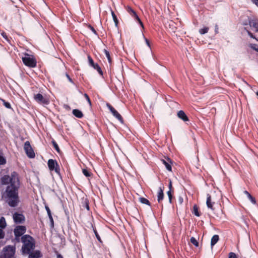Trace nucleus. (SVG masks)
Returning <instances> with one entry per match:
<instances>
[{
  "label": "nucleus",
  "instance_id": "1",
  "mask_svg": "<svg viewBox=\"0 0 258 258\" xmlns=\"http://www.w3.org/2000/svg\"><path fill=\"white\" fill-rule=\"evenodd\" d=\"M19 187L8 186L6 192L8 198V203L10 206L15 207L19 202L18 197V189Z\"/></svg>",
  "mask_w": 258,
  "mask_h": 258
},
{
  "label": "nucleus",
  "instance_id": "2",
  "mask_svg": "<svg viewBox=\"0 0 258 258\" xmlns=\"http://www.w3.org/2000/svg\"><path fill=\"white\" fill-rule=\"evenodd\" d=\"M21 241L23 243L22 251L23 254L29 253L35 247V239L29 235L22 236Z\"/></svg>",
  "mask_w": 258,
  "mask_h": 258
},
{
  "label": "nucleus",
  "instance_id": "3",
  "mask_svg": "<svg viewBox=\"0 0 258 258\" xmlns=\"http://www.w3.org/2000/svg\"><path fill=\"white\" fill-rule=\"evenodd\" d=\"M23 63L30 68H35L37 66V60L35 57L28 53H24V56L22 57Z\"/></svg>",
  "mask_w": 258,
  "mask_h": 258
},
{
  "label": "nucleus",
  "instance_id": "4",
  "mask_svg": "<svg viewBox=\"0 0 258 258\" xmlns=\"http://www.w3.org/2000/svg\"><path fill=\"white\" fill-rule=\"evenodd\" d=\"M3 258H15L16 247L15 246L8 245L3 249Z\"/></svg>",
  "mask_w": 258,
  "mask_h": 258
},
{
  "label": "nucleus",
  "instance_id": "5",
  "mask_svg": "<svg viewBox=\"0 0 258 258\" xmlns=\"http://www.w3.org/2000/svg\"><path fill=\"white\" fill-rule=\"evenodd\" d=\"M34 100L39 104L48 105L50 103L49 99L46 95L43 96L40 93L34 95Z\"/></svg>",
  "mask_w": 258,
  "mask_h": 258
},
{
  "label": "nucleus",
  "instance_id": "6",
  "mask_svg": "<svg viewBox=\"0 0 258 258\" xmlns=\"http://www.w3.org/2000/svg\"><path fill=\"white\" fill-rule=\"evenodd\" d=\"M47 165L50 171H54L57 174L60 175L59 166L55 160L52 159H49Z\"/></svg>",
  "mask_w": 258,
  "mask_h": 258
},
{
  "label": "nucleus",
  "instance_id": "7",
  "mask_svg": "<svg viewBox=\"0 0 258 258\" xmlns=\"http://www.w3.org/2000/svg\"><path fill=\"white\" fill-rule=\"evenodd\" d=\"M24 149L27 156L30 158H33L35 157V153L29 141H26L24 144Z\"/></svg>",
  "mask_w": 258,
  "mask_h": 258
},
{
  "label": "nucleus",
  "instance_id": "8",
  "mask_svg": "<svg viewBox=\"0 0 258 258\" xmlns=\"http://www.w3.org/2000/svg\"><path fill=\"white\" fill-rule=\"evenodd\" d=\"M9 182L10 183L9 186H20L18 174L16 172H13L11 173V177H10Z\"/></svg>",
  "mask_w": 258,
  "mask_h": 258
},
{
  "label": "nucleus",
  "instance_id": "9",
  "mask_svg": "<svg viewBox=\"0 0 258 258\" xmlns=\"http://www.w3.org/2000/svg\"><path fill=\"white\" fill-rule=\"evenodd\" d=\"M125 9L126 11L130 14V15L139 22V24L142 26V27L144 28L143 23L141 21L140 18L138 17L136 12L131 7L128 6L126 7Z\"/></svg>",
  "mask_w": 258,
  "mask_h": 258
},
{
  "label": "nucleus",
  "instance_id": "10",
  "mask_svg": "<svg viewBox=\"0 0 258 258\" xmlns=\"http://www.w3.org/2000/svg\"><path fill=\"white\" fill-rule=\"evenodd\" d=\"M107 107L112 113V115L117 119L120 122L123 123V119L121 115L115 109V108L109 103H107Z\"/></svg>",
  "mask_w": 258,
  "mask_h": 258
},
{
  "label": "nucleus",
  "instance_id": "11",
  "mask_svg": "<svg viewBox=\"0 0 258 258\" xmlns=\"http://www.w3.org/2000/svg\"><path fill=\"white\" fill-rule=\"evenodd\" d=\"M26 231V228L25 226H17L14 230L15 237H20L24 234Z\"/></svg>",
  "mask_w": 258,
  "mask_h": 258
},
{
  "label": "nucleus",
  "instance_id": "12",
  "mask_svg": "<svg viewBox=\"0 0 258 258\" xmlns=\"http://www.w3.org/2000/svg\"><path fill=\"white\" fill-rule=\"evenodd\" d=\"M88 59L89 65L93 67L94 69L96 70V71L101 76H103V73L101 68L97 63H94L93 59L92 58L90 55H88Z\"/></svg>",
  "mask_w": 258,
  "mask_h": 258
},
{
  "label": "nucleus",
  "instance_id": "13",
  "mask_svg": "<svg viewBox=\"0 0 258 258\" xmlns=\"http://www.w3.org/2000/svg\"><path fill=\"white\" fill-rule=\"evenodd\" d=\"M13 219L16 223H22L25 221V216L22 214L18 213H15L13 215Z\"/></svg>",
  "mask_w": 258,
  "mask_h": 258
},
{
  "label": "nucleus",
  "instance_id": "14",
  "mask_svg": "<svg viewBox=\"0 0 258 258\" xmlns=\"http://www.w3.org/2000/svg\"><path fill=\"white\" fill-rule=\"evenodd\" d=\"M164 187L163 185L159 187L157 194V201L158 203L161 204L164 197Z\"/></svg>",
  "mask_w": 258,
  "mask_h": 258
},
{
  "label": "nucleus",
  "instance_id": "15",
  "mask_svg": "<svg viewBox=\"0 0 258 258\" xmlns=\"http://www.w3.org/2000/svg\"><path fill=\"white\" fill-rule=\"evenodd\" d=\"M248 24L255 29L256 32H258V19L248 18Z\"/></svg>",
  "mask_w": 258,
  "mask_h": 258
},
{
  "label": "nucleus",
  "instance_id": "16",
  "mask_svg": "<svg viewBox=\"0 0 258 258\" xmlns=\"http://www.w3.org/2000/svg\"><path fill=\"white\" fill-rule=\"evenodd\" d=\"M214 204L215 202L212 201L211 195L210 194H207L206 204L208 208L214 211L215 209L213 207Z\"/></svg>",
  "mask_w": 258,
  "mask_h": 258
},
{
  "label": "nucleus",
  "instance_id": "17",
  "mask_svg": "<svg viewBox=\"0 0 258 258\" xmlns=\"http://www.w3.org/2000/svg\"><path fill=\"white\" fill-rule=\"evenodd\" d=\"M161 161L162 162L163 164L165 166L166 169L171 171L172 170V167L171 165V161L170 158H167L165 159H162Z\"/></svg>",
  "mask_w": 258,
  "mask_h": 258
},
{
  "label": "nucleus",
  "instance_id": "18",
  "mask_svg": "<svg viewBox=\"0 0 258 258\" xmlns=\"http://www.w3.org/2000/svg\"><path fill=\"white\" fill-rule=\"evenodd\" d=\"M177 116L184 122L189 121L188 117L183 110H180L177 112Z\"/></svg>",
  "mask_w": 258,
  "mask_h": 258
},
{
  "label": "nucleus",
  "instance_id": "19",
  "mask_svg": "<svg viewBox=\"0 0 258 258\" xmlns=\"http://www.w3.org/2000/svg\"><path fill=\"white\" fill-rule=\"evenodd\" d=\"M28 254H29V258H40L42 256V254L39 250L31 251Z\"/></svg>",
  "mask_w": 258,
  "mask_h": 258
},
{
  "label": "nucleus",
  "instance_id": "20",
  "mask_svg": "<svg viewBox=\"0 0 258 258\" xmlns=\"http://www.w3.org/2000/svg\"><path fill=\"white\" fill-rule=\"evenodd\" d=\"M73 114L74 115L79 118H81L83 116L82 112L81 110L77 109H74L73 110Z\"/></svg>",
  "mask_w": 258,
  "mask_h": 258
},
{
  "label": "nucleus",
  "instance_id": "21",
  "mask_svg": "<svg viewBox=\"0 0 258 258\" xmlns=\"http://www.w3.org/2000/svg\"><path fill=\"white\" fill-rule=\"evenodd\" d=\"M219 239V235H214L213 236V237L211 238V246H214L216 243L218 241Z\"/></svg>",
  "mask_w": 258,
  "mask_h": 258
},
{
  "label": "nucleus",
  "instance_id": "22",
  "mask_svg": "<svg viewBox=\"0 0 258 258\" xmlns=\"http://www.w3.org/2000/svg\"><path fill=\"white\" fill-rule=\"evenodd\" d=\"M192 214L197 217H200L201 216V213L199 211V207L196 205H195L193 206Z\"/></svg>",
  "mask_w": 258,
  "mask_h": 258
},
{
  "label": "nucleus",
  "instance_id": "23",
  "mask_svg": "<svg viewBox=\"0 0 258 258\" xmlns=\"http://www.w3.org/2000/svg\"><path fill=\"white\" fill-rule=\"evenodd\" d=\"M245 195L247 196L248 198L250 200L252 203L255 204L256 203L255 199L247 191L245 190L244 191Z\"/></svg>",
  "mask_w": 258,
  "mask_h": 258
},
{
  "label": "nucleus",
  "instance_id": "24",
  "mask_svg": "<svg viewBox=\"0 0 258 258\" xmlns=\"http://www.w3.org/2000/svg\"><path fill=\"white\" fill-rule=\"evenodd\" d=\"M139 200L141 203H142L143 204L147 205L148 206H151V203H150V201L144 197H140L139 199Z\"/></svg>",
  "mask_w": 258,
  "mask_h": 258
},
{
  "label": "nucleus",
  "instance_id": "25",
  "mask_svg": "<svg viewBox=\"0 0 258 258\" xmlns=\"http://www.w3.org/2000/svg\"><path fill=\"white\" fill-rule=\"evenodd\" d=\"M7 224L5 218L4 217H2L0 218V229L5 228L6 227Z\"/></svg>",
  "mask_w": 258,
  "mask_h": 258
},
{
  "label": "nucleus",
  "instance_id": "26",
  "mask_svg": "<svg viewBox=\"0 0 258 258\" xmlns=\"http://www.w3.org/2000/svg\"><path fill=\"white\" fill-rule=\"evenodd\" d=\"M111 15H112L113 20L114 22L115 26L117 27L118 24V20L117 19V18L116 15L115 14L114 12L112 10H111Z\"/></svg>",
  "mask_w": 258,
  "mask_h": 258
},
{
  "label": "nucleus",
  "instance_id": "27",
  "mask_svg": "<svg viewBox=\"0 0 258 258\" xmlns=\"http://www.w3.org/2000/svg\"><path fill=\"white\" fill-rule=\"evenodd\" d=\"M173 192H174L173 190H168L167 192V196H168V199H169V202L170 204H172V198H173Z\"/></svg>",
  "mask_w": 258,
  "mask_h": 258
},
{
  "label": "nucleus",
  "instance_id": "28",
  "mask_svg": "<svg viewBox=\"0 0 258 258\" xmlns=\"http://www.w3.org/2000/svg\"><path fill=\"white\" fill-rule=\"evenodd\" d=\"M103 51H104V52L106 57L107 58L108 62L110 64H111L112 60H111V56H110L109 52L108 50H107L106 49H104Z\"/></svg>",
  "mask_w": 258,
  "mask_h": 258
},
{
  "label": "nucleus",
  "instance_id": "29",
  "mask_svg": "<svg viewBox=\"0 0 258 258\" xmlns=\"http://www.w3.org/2000/svg\"><path fill=\"white\" fill-rule=\"evenodd\" d=\"M82 172L83 174L87 177H90L92 175L90 170L87 169H83Z\"/></svg>",
  "mask_w": 258,
  "mask_h": 258
},
{
  "label": "nucleus",
  "instance_id": "30",
  "mask_svg": "<svg viewBox=\"0 0 258 258\" xmlns=\"http://www.w3.org/2000/svg\"><path fill=\"white\" fill-rule=\"evenodd\" d=\"M10 176L5 175L2 178V182L3 184H8L9 183Z\"/></svg>",
  "mask_w": 258,
  "mask_h": 258
},
{
  "label": "nucleus",
  "instance_id": "31",
  "mask_svg": "<svg viewBox=\"0 0 258 258\" xmlns=\"http://www.w3.org/2000/svg\"><path fill=\"white\" fill-rule=\"evenodd\" d=\"M45 209H46V210L47 211V214L48 215L49 219L52 222V223H53V218L52 217L50 209L49 208V207L48 206H45Z\"/></svg>",
  "mask_w": 258,
  "mask_h": 258
},
{
  "label": "nucleus",
  "instance_id": "32",
  "mask_svg": "<svg viewBox=\"0 0 258 258\" xmlns=\"http://www.w3.org/2000/svg\"><path fill=\"white\" fill-rule=\"evenodd\" d=\"M209 29L208 27H205L202 29H200L199 33L202 35L205 34L208 32Z\"/></svg>",
  "mask_w": 258,
  "mask_h": 258
},
{
  "label": "nucleus",
  "instance_id": "33",
  "mask_svg": "<svg viewBox=\"0 0 258 258\" xmlns=\"http://www.w3.org/2000/svg\"><path fill=\"white\" fill-rule=\"evenodd\" d=\"M6 163V160L3 156L2 153L0 152V165H4Z\"/></svg>",
  "mask_w": 258,
  "mask_h": 258
},
{
  "label": "nucleus",
  "instance_id": "34",
  "mask_svg": "<svg viewBox=\"0 0 258 258\" xmlns=\"http://www.w3.org/2000/svg\"><path fill=\"white\" fill-rule=\"evenodd\" d=\"M190 240L191 243L194 245H195L196 247L199 246V242L195 237H191Z\"/></svg>",
  "mask_w": 258,
  "mask_h": 258
},
{
  "label": "nucleus",
  "instance_id": "35",
  "mask_svg": "<svg viewBox=\"0 0 258 258\" xmlns=\"http://www.w3.org/2000/svg\"><path fill=\"white\" fill-rule=\"evenodd\" d=\"M93 231H94V234H95V236H96V238L98 239V240L100 242H102V240H101V238H100V236H99V234L98 233V232H97V230H96V228H94V227H93Z\"/></svg>",
  "mask_w": 258,
  "mask_h": 258
},
{
  "label": "nucleus",
  "instance_id": "36",
  "mask_svg": "<svg viewBox=\"0 0 258 258\" xmlns=\"http://www.w3.org/2000/svg\"><path fill=\"white\" fill-rule=\"evenodd\" d=\"M1 100L3 102L4 105L7 108H11V105L10 103L6 102L4 99H1Z\"/></svg>",
  "mask_w": 258,
  "mask_h": 258
},
{
  "label": "nucleus",
  "instance_id": "37",
  "mask_svg": "<svg viewBox=\"0 0 258 258\" xmlns=\"http://www.w3.org/2000/svg\"><path fill=\"white\" fill-rule=\"evenodd\" d=\"M52 143L54 148L56 150V151L57 152L59 153L60 152V149H59V147H58L57 144L56 143V142L55 141L53 140L52 142Z\"/></svg>",
  "mask_w": 258,
  "mask_h": 258
},
{
  "label": "nucleus",
  "instance_id": "38",
  "mask_svg": "<svg viewBox=\"0 0 258 258\" xmlns=\"http://www.w3.org/2000/svg\"><path fill=\"white\" fill-rule=\"evenodd\" d=\"M84 96L85 98H86V99L87 100V102H88L89 105L91 106L92 105V103H91V101L89 96L86 93H85L84 94Z\"/></svg>",
  "mask_w": 258,
  "mask_h": 258
},
{
  "label": "nucleus",
  "instance_id": "39",
  "mask_svg": "<svg viewBox=\"0 0 258 258\" xmlns=\"http://www.w3.org/2000/svg\"><path fill=\"white\" fill-rule=\"evenodd\" d=\"M84 206H83L85 208H86L87 210H90V208H89V202L87 200H85V201H84Z\"/></svg>",
  "mask_w": 258,
  "mask_h": 258
},
{
  "label": "nucleus",
  "instance_id": "40",
  "mask_svg": "<svg viewBox=\"0 0 258 258\" xmlns=\"http://www.w3.org/2000/svg\"><path fill=\"white\" fill-rule=\"evenodd\" d=\"M244 29L246 31L248 36L250 37H251V38H252L253 39H256L255 36L253 35V34L250 31H249V30H247L246 28H245Z\"/></svg>",
  "mask_w": 258,
  "mask_h": 258
},
{
  "label": "nucleus",
  "instance_id": "41",
  "mask_svg": "<svg viewBox=\"0 0 258 258\" xmlns=\"http://www.w3.org/2000/svg\"><path fill=\"white\" fill-rule=\"evenodd\" d=\"M228 258H238V257L235 253L230 252L229 253Z\"/></svg>",
  "mask_w": 258,
  "mask_h": 258
},
{
  "label": "nucleus",
  "instance_id": "42",
  "mask_svg": "<svg viewBox=\"0 0 258 258\" xmlns=\"http://www.w3.org/2000/svg\"><path fill=\"white\" fill-rule=\"evenodd\" d=\"M88 28L89 29H90L92 31V32L95 34H97V32L95 30V29L94 28V27H93L91 25H88Z\"/></svg>",
  "mask_w": 258,
  "mask_h": 258
},
{
  "label": "nucleus",
  "instance_id": "43",
  "mask_svg": "<svg viewBox=\"0 0 258 258\" xmlns=\"http://www.w3.org/2000/svg\"><path fill=\"white\" fill-rule=\"evenodd\" d=\"M1 35L2 36H3V37L7 41H9L10 40L9 39V38L8 37L7 35V34L6 33L3 32V33H1Z\"/></svg>",
  "mask_w": 258,
  "mask_h": 258
},
{
  "label": "nucleus",
  "instance_id": "44",
  "mask_svg": "<svg viewBox=\"0 0 258 258\" xmlns=\"http://www.w3.org/2000/svg\"><path fill=\"white\" fill-rule=\"evenodd\" d=\"M5 237V232L2 229H0V239Z\"/></svg>",
  "mask_w": 258,
  "mask_h": 258
},
{
  "label": "nucleus",
  "instance_id": "45",
  "mask_svg": "<svg viewBox=\"0 0 258 258\" xmlns=\"http://www.w3.org/2000/svg\"><path fill=\"white\" fill-rule=\"evenodd\" d=\"M66 76L67 77L70 82H71L72 84H74L73 80L71 78V77H70L68 73H66Z\"/></svg>",
  "mask_w": 258,
  "mask_h": 258
},
{
  "label": "nucleus",
  "instance_id": "46",
  "mask_svg": "<svg viewBox=\"0 0 258 258\" xmlns=\"http://www.w3.org/2000/svg\"><path fill=\"white\" fill-rule=\"evenodd\" d=\"M178 202L179 205H182L183 202V199L181 197H179L178 199Z\"/></svg>",
  "mask_w": 258,
  "mask_h": 258
},
{
  "label": "nucleus",
  "instance_id": "47",
  "mask_svg": "<svg viewBox=\"0 0 258 258\" xmlns=\"http://www.w3.org/2000/svg\"><path fill=\"white\" fill-rule=\"evenodd\" d=\"M253 4L255 5L258 7V0H251Z\"/></svg>",
  "mask_w": 258,
  "mask_h": 258
},
{
  "label": "nucleus",
  "instance_id": "48",
  "mask_svg": "<svg viewBox=\"0 0 258 258\" xmlns=\"http://www.w3.org/2000/svg\"><path fill=\"white\" fill-rule=\"evenodd\" d=\"M169 190H173V189H172V182L171 181H170L169 182Z\"/></svg>",
  "mask_w": 258,
  "mask_h": 258
},
{
  "label": "nucleus",
  "instance_id": "49",
  "mask_svg": "<svg viewBox=\"0 0 258 258\" xmlns=\"http://www.w3.org/2000/svg\"><path fill=\"white\" fill-rule=\"evenodd\" d=\"M145 41H146V44H147V45L150 47V42L149 41L148 39H147V38L145 39Z\"/></svg>",
  "mask_w": 258,
  "mask_h": 258
},
{
  "label": "nucleus",
  "instance_id": "50",
  "mask_svg": "<svg viewBox=\"0 0 258 258\" xmlns=\"http://www.w3.org/2000/svg\"><path fill=\"white\" fill-rule=\"evenodd\" d=\"M242 24L244 26H246V25H249V24H248V20L247 21H245L243 22Z\"/></svg>",
  "mask_w": 258,
  "mask_h": 258
},
{
  "label": "nucleus",
  "instance_id": "51",
  "mask_svg": "<svg viewBox=\"0 0 258 258\" xmlns=\"http://www.w3.org/2000/svg\"><path fill=\"white\" fill-rule=\"evenodd\" d=\"M15 240L17 242H19V241H20V237H15Z\"/></svg>",
  "mask_w": 258,
  "mask_h": 258
},
{
  "label": "nucleus",
  "instance_id": "52",
  "mask_svg": "<svg viewBox=\"0 0 258 258\" xmlns=\"http://www.w3.org/2000/svg\"><path fill=\"white\" fill-rule=\"evenodd\" d=\"M215 32L216 33H218V27L217 25L215 26Z\"/></svg>",
  "mask_w": 258,
  "mask_h": 258
},
{
  "label": "nucleus",
  "instance_id": "53",
  "mask_svg": "<svg viewBox=\"0 0 258 258\" xmlns=\"http://www.w3.org/2000/svg\"><path fill=\"white\" fill-rule=\"evenodd\" d=\"M57 258H63V257L60 254H58L57 255Z\"/></svg>",
  "mask_w": 258,
  "mask_h": 258
},
{
  "label": "nucleus",
  "instance_id": "54",
  "mask_svg": "<svg viewBox=\"0 0 258 258\" xmlns=\"http://www.w3.org/2000/svg\"><path fill=\"white\" fill-rule=\"evenodd\" d=\"M64 107L66 108V109H69L70 108V106L68 105H64Z\"/></svg>",
  "mask_w": 258,
  "mask_h": 258
},
{
  "label": "nucleus",
  "instance_id": "55",
  "mask_svg": "<svg viewBox=\"0 0 258 258\" xmlns=\"http://www.w3.org/2000/svg\"><path fill=\"white\" fill-rule=\"evenodd\" d=\"M255 49L258 52V46L257 47V48H255Z\"/></svg>",
  "mask_w": 258,
  "mask_h": 258
},
{
  "label": "nucleus",
  "instance_id": "56",
  "mask_svg": "<svg viewBox=\"0 0 258 258\" xmlns=\"http://www.w3.org/2000/svg\"><path fill=\"white\" fill-rule=\"evenodd\" d=\"M256 94L257 96H258V91L256 92Z\"/></svg>",
  "mask_w": 258,
  "mask_h": 258
}]
</instances>
